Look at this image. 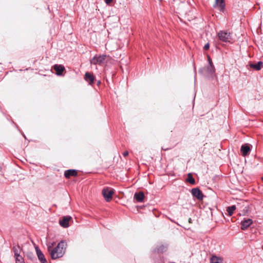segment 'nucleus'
I'll return each instance as SVG.
<instances>
[{
    "mask_svg": "<svg viewBox=\"0 0 263 263\" xmlns=\"http://www.w3.org/2000/svg\"><path fill=\"white\" fill-rule=\"evenodd\" d=\"M134 197L137 200V201L142 202L143 201L144 198V195L143 192H140L135 193L134 195Z\"/></svg>",
    "mask_w": 263,
    "mask_h": 263,
    "instance_id": "2eb2a0df",
    "label": "nucleus"
},
{
    "mask_svg": "<svg viewBox=\"0 0 263 263\" xmlns=\"http://www.w3.org/2000/svg\"><path fill=\"white\" fill-rule=\"evenodd\" d=\"M55 245V243L54 242H49L48 243V244L47 245V247H48V252H49L50 254H51V251L53 250L54 248L53 247Z\"/></svg>",
    "mask_w": 263,
    "mask_h": 263,
    "instance_id": "412c9836",
    "label": "nucleus"
},
{
    "mask_svg": "<svg viewBox=\"0 0 263 263\" xmlns=\"http://www.w3.org/2000/svg\"><path fill=\"white\" fill-rule=\"evenodd\" d=\"M77 175V171L75 170H69L66 171L64 176L66 178H69L71 176H76Z\"/></svg>",
    "mask_w": 263,
    "mask_h": 263,
    "instance_id": "ddd939ff",
    "label": "nucleus"
},
{
    "mask_svg": "<svg viewBox=\"0 0 263 263\" xmlns=\"http://www.w3.org/2000/svg\"><path fill=\"white\" fill-rule=\"evenodd\" d=\"M84 79L89 85H92L94 83L95 78L92 74L86 72L85 74Z\"/></svg>",
    "mask_w": 263,
    "mask_h": 263,
    "instance_id": "423d86ee",
    "label": "nucleus"
},
{
    "mask_svg": "<svg viewBox=\"0 0 263 263\" xmlns=\"http://www.w3.org/2000/svg\"><path fill=\"white\" fill-rule=\"evenodd\" d=\"M100 83V81H98V84H99Z\"/></svg>",
    "mask_w": 263,
    "mask_h": 263,
    "instance_id": "cd10ccee",
    "label": "nucleus"
},
{
    "mask_svg": "<svg viewBox=\"0 0 263 263\" xmlns=\"http://www.w3.org/2000/svg\"><path fill=\"white\" fill-rule=\"evenodd\" d=\"M12 251H13V252L14 253V258H16V257L22 256L21 255V253L22 252V249L20 247L19 245H16V246H13V247L12 248Z\"/></svg>",
    "mask_w": 263,
    "mask_h": 263,
    "instance_id": "1a4fd4ad",
    "label": "nucleus"
},
{
    "mask_svg": "<svg viewBox=\"0 0 263 263\" xmlns=\"http://www.w3.org/2000/svg\"><path fill=\"white\" fill-rule=\"evenodd\" d=\"M114 190L106 187L102 190V194L106 201H109L112 199Z\"/></svg>",
    "mask_w": 263,
    "mask_h": 263,
    "instance_id": "20e7f679",
    "label": "nucleus"
},
{
    "mask_svg": "<svg viewBox=\"0 0 263 263\" xmlns=\"http://www.w3.org/2000/svg\"><path fill=\"white\" fill-rule=\"evenodd\" d=\"M53 68L58 76H61L65 70V67L62 65L55 64L53 66Z\"/></svg>",
    "mask_w": 263,
    "mask_h": 263,
    "instance_id": "9b49d317",
    "label": "nucleus"
},
{
    "mask_svg": "<svg viewBox=\"0 0 263 263\" xmlns=\"http://www.w3.org/2000/svg\"><path fill=\"white\" fill-rule=\"evenodd\" d=\"M113 0H105V3L107 4H109L112 2Z\"/></svg>",
    "mask_w": 263,
    "mask_h": 263,
    "instance_id": "a878e982",
    "label": "nucleus"
},
{
    "mask_svg": "<svg viewBox=\"0 0 263 263\" xmlns=\"http://www.w3.org/2000/svg\"><path fill=\"white\" fill-rule=\"evenodd\" d=\"M106 57V54L96 55L90 60V64L101 65L105 60Z\"/></svg>",
    "mask_w": 263,
    "mask_h": 263,
    "instance_id": "7ed1b4c3",
    "label": "nucleus"
},
{
    "mask_svg": "<svg viewBox=\"0 0 263 263\" xmlns=\"http://www.w3.org/2000/svg\"><path fill=\"white\" fill-rule=\"evenodd\" d=\"M15 263H25L24 258L22 256L15 258Z\"/></svg>",
    "mask_w": 263,
    "mask_h": 263,
    "instance_id": "4be33fe9",
    "label": "nucleus"
},
{
    "mask_svg": "<svg viewBox=\"0 0 263 263\" xmlns=\"http://www.w3.org/2000/svg\"><path fill=\"white\" fill-rule=\"evenodd\" d=\"M192 194L193 196L196 197L198 199H202L203 194L200 190L198 188H194L192 190Z\"/></svg>",
    "mask_w": 263,
    "mask_h": 263,
    "instance_id": "9d476101",
    "label": "nucleus"
},
{
    "mask_svg": "<svg viewBox=\"0 0 263 263\" xmlns=\"http://www.w3.org/2000/svg\"><path fill=\"white\" fill-rule=\"evenodd\" d=\"M186 180L192 184H194L195 183V180L191 174H188Z\"/></svg>",
    "mask_w": 263,
    "mask_h": 263,
    "instance_id": "aec40b11",
    "label": "nucleus"
},
{
    "mask_svg": "<svg viewBox=\"0 0 263 263\" xmlns=\"http://www.w3.org/2000/svg\"><path fill=\"white\" fill-rule=\"evenodd\" d=\"M189 222L190 223H191V218H189Z\"/></svg>",
    "mask_w": 263,
    "mask_h": 263,
    "instance_id": "bb28decb",
    "label": "nucleus"
},
{
    "mask_svg": "<svg viewBox=\"0 0 263 263\" xmlns=\"http://www.w3.org/2000/svg\"><path fill=\"white\" fill-rule=\"evenodd\" d=\"M211 263H222V259L216 256H213L211 258Z\"/></svg>",
    "mask_w": 263,
    "mask_h": 263,
    "instance_id": "a211bd4d",
    "label": "nucleus"
},
{
    "mask_svg": "<svg viewBox=\"0 0 263 263\" xmlns=\"http://www.w3.org/2000/svg\"><path fill=\"white\" fill-rule=\"evenodd\" d=\"M219 39L223 42H229L232 40L231 33L226 30H221L217 33Z\"/></svg>",
    "mask_w": 263,
    "mask_h": 263,
    "instance_id": "f03ea898",
    "label": "nucleus"
},
{
    "mask_svg": "<svg viewBox=\"0 0 263 263\" xmlns=\"http://www.w3.org/2000/svg\"><path fill=\"white\" fill-rule=\"evenodd\" d=\"M71 219L70 216L64 217L62 220L60 221V224L63 228H67L69 227V221Z\"/></svg>",
    "mask_w": 263,
    "mask_h": 263,
    "instance_id": "6e6552de",
    "label": "nucleus"
},
{
    "mask_svg": "<svg viewBox=\"0 0 263 263\" xmlns=\"http://www.w3.org/2000/svg\"><path fill=\"white\" fill-rule=\"evenodd\" d=\"M35 250L36 252L37 257L41 262V263H47V260L44 256V255L43 254L42 251L39 249V248L37 247H35Z\"/></svg>",
    "mask_w": 263,
    "mask_h": 263,
    "instance_id": "0eeeda50",
    "label": "nucleus"
},
{
    "mask_svg": "<svg viewBox=\"0 0 263 263\" xmlns=\"http://www.w3.org/2000/svg\"><path fill=\"white\" fill-rule=\"evenodd\" d=\"M65 243L63 241H61L51 251L50 254L51 257L53 259H55L62 257L65 253Z\"/></svg>",
    "mask_w": 263,
    "mask_h": 263,
    "instance_id": "f257e3e1",
    "label": "nucleus"
},
{
    "mask_svg": "<svg viewBox=\"0 0 263 263\" xmlns=\"http://www.w3.org/2000/svg\"><path fill=\"white\" fill-rule=\"evenodd\" d=\"M128 155V152L127 151H125L123 153V155L124 156V157H126Z\"/></svg>",
    "mask_w": 263,
    "mask_h": 263,
    "instance_id": "393cba45",
    "label": "nucleus"
},
{
    "mask_svg": "<svg viewBox=\"0 0 263 263\" xmlns=\"http://www.w3.org/2000/svg\"><path fill=\"white\" fill-rule=\"evenodd\" d=\"M205 69L209 75H212L215 72V67L213 64L209 65Z\"/></svg>",
    "mask_w": 263,
    "mask_h": 263,
    "instance_id": "f3484780",
    "label": "nucleus"
},
{
    "mask_svg": "<svg viewBox=\"0 0 263 263\" xmlns=\"http://www.w3.org/2000/svg\"><path fill=\"white\" fill-rule=\"evenodd\" d=\"M250 151V148L249 146L247 145H243L241 147V152L242 153L243 156H246L248 155V153Z\"/></svg>",
    "mask_w": 263,
    "mask_h": 263,
    "instance_id": "dca6fc26",
    "label": "nucleus"
},
{
    "mask_svg": "<svg viewBox=\"0 0 263 263\" xmlns=\"http://www.w3.org/2000/svg\"><path fill=\"white\" fill-rule=\"evenodd\" d=\"M225 1L224 0H215L213 7H218V10L221 12H223L225 10Z\"/></svg>",
    "mask_w": 263,
    "mask_h": 263,
    "instance_id": "39448f33",
    "label": "nucleus"
},
{
    "mask_svg": "<svg viewBox=\"0 0 263 263\" xmlns=\"http://www.w3.org/2000/svg\"><path fill=\"white\" fill-rule=\"evenodd\" d=\"M208 58L209 65L213 64L210 57L209 56H208Z\"/></svg>",
    "mask_w": 263,
    "mask_h": 263,
    "instance_id": "b1692460",
    "label": "nucleus"
},
{
    "mask_svg": "<svg viewBox=\"0 0 263 263\" xmlns=\"http://www.w3.org/2000/svg\"><path fill=\"white\" fill-rule=\"evenodd\" d=\"M235 210H236L235 205H232V206L228 207L227 209V211L228 213L229 216H231L233 214L234 211Z\"/></svg>",
    "mask_w": 263,
    "mask_h": 263,
    "instance_id": "6ab92c4d",
    "label": "nucleus"
},
{
    "mask_svg": "<svg viewBox=\"0 0 263 263\" xmlns=\"http://www.w3.org/2000/svg\"><path fill=\"white\" fill-rule=\"evenodd\" d=\"M253 223V221L251 219H245L241 221V229L242 230L247 229Z\"/></svg>",
    "mask_w": 263,
    "mask_h": 263,
    "instance_id": "f8f14e48",
    "label": "nucleus"
},
{
    "mask_svg": "<svg viewBox=\"0 0 263 263\" xmlns=\"http://www.w3.org/2000/svg\"><path fill=\"white\" fill-rule=\"evenodd\" d=\"M262 65V62L261 61H259L256 64L250 63V67L252 68H254L256 70H259L261 68V66Z\"/></svg>",
    "mask_w": 263,
    "mask_h": 263,
    "instance_id": "4468645a",
    "label": "nucleus"
},
{
    "mask_svg": "<svg viewBox=\"0 0 263 263\" xmlns=\"http://www.w3.org/2000/svg\"><path fill=\"white\" fill-rule=\"evenodd\" d=\"M209 47H210L209 44L206 43V44L204 45V46L203 47V49L205 50H208L209 49Z\"/></svg>",
    "mask_w": 263,
    "mask_h": 263,
    "instance_id": "5701e85b",
    "label": "nucleus"
}]
</instances>
